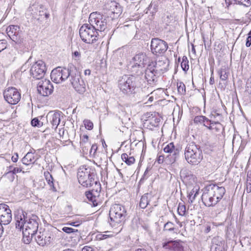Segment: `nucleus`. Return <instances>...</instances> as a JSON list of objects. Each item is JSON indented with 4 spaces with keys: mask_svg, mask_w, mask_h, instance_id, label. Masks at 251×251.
Listing matches in <instances>:
<instances>
[{
    "mask_svg": "<svg viewBox=\"0 0 251 251\" xmlns=\"http://www.w3.org/2000/svg\"><path fill=\"white\" fill-rule=\"evenodd\" d=\"M151 197V195L149 193H146L143 195L140 201L139 206L141 208H145L149 204V201Z\"/></svg>",
    "mask_w": 251,
    "mask_h": 251,
    "instance_id": "obj_26",
    "label": "nucleus"
},
{
    "mask_svg": "<svg viewBox=\"0 0 251 251\" xmlns=\"http://www.w3.org/2000/svg\"><path fill=\"white\" fill-rule=\"evenodd\" d=\"M164 151L169 154L167 157L170 156V161L174 163L178 158L180 150L179 148L176 147L174 143L171 142L164 147Z\"/></svg>",
    "mask_w": 251,
    "mask_h": 251,
    "instance_id": "obj_16",
    "label": "nucleus"
},
{
    "mask_svg": "<svg viewBox=\"0 0 251 251\" xmlns=\"http://www.w3.org/2000/svg\"><path fill=\"white\" fill-rule=\"evenodd\" d=\"M12 220L11 210L5 203L0 204V222L4 225L9 224Z\"/></svg>",
    "mask_w": 251,
    "mask_h": 251,
    "instance_id": "obj_14",
    "label": "nucleus"
},
{
    "mask_svg": "<svg viewBox=\"0 0 251 251\" xmlns=\"http://www.w3.org/2000/svg\"><path fill=\"white\" fill-rule=\"evenodd\" d=\"M211 75L210 78L209 83L210 84H213L214 82V77L213 76V69H211Z\"/></svg>",
    "mask_w": 251,
    "mask_h": 251,
    "instance_id": "obj_54",
    "label": "nucleus"
},
{
    "mask_svg": "<svg viewBox=\"0 0 251 251\" xmlns=\"http://www.w3.org/2000/svg\"><path fill=\"white\" fill-rule=\"evenodd\" d=\"M84 74L85 75H89L91 74V70L89 69L85 70L84 71Z\"/></svg>",
    "mask_w": 251,
    "mask_h": 251,
    "instance_id": "obj_61",
    "label": "nucleus"
},
{
    "mask_svg": "<svg viewBox=\"0 0 251 251\" xmlns=\"http://www.w3.org/2000/svg\"><path fill=\"white\" fill-rule=\"evenodd\" d=\"M82 251H93V250L90 247L85 246L82 249Z\"/></svg>",
    "mask_w": 251,
    "mask_h": 251,
    "instance_id": "obj_55",
    "label": "nucleus"
},
{
    "mask_svg": "<svg viewBox=\"0 0 251 251\" xmlns=\"http://www.w3.org/2000/svg\"><path fill=\"white\" fill-rule=\"evenodd\" d=\"M135 77L133 75H124L119 80L118 86L124 94L130 95L135 93L136 87Z\"/></svg>",
    "mask_w": 251,
    "mask_h": 251,
    "instance_id": "obj_6",
    "label": "nucleus"
},
{
    "mask_svg": "<svg viewBox=\"0 0 251 251\" xmlns=\"http://www.w3.org/2000/svg\"><path fill=\"white\" fill-rule=\"evenodd\" d=\"M188 60L186 56H183L181 62V67L184 72H187L189 69Z\"/></svg>",
    "mask_w": 251,
    "mask_h": 251,
    "instance_id": "obj_36",
    "label": "nucleus"
},
{
    "mask_svg": "<svg viewBox=\"0 0 251 251\" xmlns=\"http://www.w3.org/2000/svg\"><path fill=\"white\" fill-rule=\"evenodd\" d=\"M121 158L123 161L128 165L133 164L135 162V158L133 156H128V154L125 153L122 154Z\"/></svg>",
    "mask_w": 251,
    "mask_h": 251,
    "instance_id": "obj_35",
    "label": "nucleus"
},
{
    "mask_svg": "<svg viewBox=\"0 0 251 251\" xmlns=\"http://www.w3.org/2000/svg\"><path fill=\"white\" fill-rule=\"evenodd\" d=\"M246 45L247 47H249L251 45V36H249L247 37Z\"/></svg>",
    "mask_w": 251,
    "mask_h": 251,
    "instance_id": "obj_53",
    "label": "nucleus"
},
{
    "mask_svg": "<svg viewBox=\"0 0 251 251\" xmlns=\"http://www.w3.org/2000/svg\"><path fill=\"white\" fill-rule=\"evenodd\" d=\"M132 68L136 67L138 68H143L147 63L148 57L145 54L143 53H139L135 55L132 59Z\"/></svg>",
    "mask_w": 251,
    "mask_h": 251,
    "instance_id": "obj_18",
    "label": "nucleus"
},
{
    "mask_svg": "<svg viewBox=\"0 0 251 251\" xmlns=\"http://www.w3.org/2000/svg\"><path fill=\"white\" fill-rule=\"evenodd\" d=\"M113 236V234H106L103 233H99L96 235V238L98 240H102L104 239H106L109 237H112Z\"/></svg>",
    "mask_w": 251,
    "mask_h": 251,
    "instance_id": "obj_39",
    "label": "nucleus"
},
{
    "mask_svg": "<svg viewBox=\"0 0 251 251\" xmlns=\"http://www.w3.org/2000/svg\"><path fill=\"white\" fill-rule=\"evenodd\" d=\"M168 48V44L165 41L158 38L151 39V50L153 54L156 56L161 55L165 53Z\"/></svg>",
    "mask_w": 251,
    "mask_h": 251,
    "instance_id": "obj_9",
    "label": "nucleus"
},
{
    "mask_svg": "<svg viewBox=\"0 0 251 251\" xmlns=\"http://www.w3.org/2000/svg\"><path fill=\"white\" fill-rule=\"evenodd\" d=\"M89 24L94 29L101 33L106 28V19L100 13L96 12L90 14L89 18Z\"/></svg>",
    "mask_w": 251,
    "mask_h": 251,
    "instance_id": "obj_8",
    "label": "nucleus"
},
{
    "mask_svg": "<svg viewBox=\"0 0 251 251\" xmlns=\"http://www.w3.org/2000/svg\"><path fill=\"white\" fill-rule=\"evenodd\" d=\"M160 74L154 68L153 64H149L145 71V77L148 83L151 85L157 81Z\"/></svg>",
    "mask_w": 251,
    "mask_h": 251,
    "instance_id": "obj_15",
    "label": "nucleus"
},
{
    "mask_svg": "<svg viewBox=\"0 0 251 251\" xmlns=\"http://www.w3.org/2000/svg\"><path fill=\"white\" fill-rule=\"evenodd\" d=\"M50 121L52 125V128L56 129L60 122V114L59 112H55L49 115Z\"/></svg>",
    "mask_w": 251,
    "mask_h": 251,
    "instance_id": "obj_24",
    "label": "nucleus"
},
{
    "mask_svg": "<svg viewBox=\"0 0 251 251\" xmlns=\"http://www.w3.org/2000/svg\"><path fill=\"white\" fill-rule=\"evenodd\" d=\"M210 120L204 116H196L194 119V122L196 124H202L204 126H206L205 122H209Z\"/></svg>",
    "mask_w": 251,
    "mask_h": 251,
    "instance_id": "obj_33",
    "label": "nucleus"
},
{
    "mask_svg": "<svg viewBox=\"0 0 251 251\" xmlns=\"http://www.w3.org/2000/svg\"><path fill=\"white\" fill-rule=\"evenodd\" d=\"M7 33L9 37L11 36V33L12 34H15L20 32V27L18 25H10L6 29Z\"/></svg>",
    "mask_w": 251,
    "mask_h": 251,
    "instance_id": "obj_34",
    "label": "nucleus"
},
{
    "mask_svg": "<svg viewBox=\"0 0 251 251\" xmlns=\"http://www.w3.org/2000/svg\"><path fill=\"white\" fill-rule=\"evenodd\" d=\"M97 150V146L96 145H91V147L89 150L88 152H89L90 155H94L96 152Z\"/></svg>",
    "mask_w": 251,
    "mask_h": 251,
    "instance_id": "obj_47",
    "label": "nucleus"
},
{
    "mask_svg": "<svg viewBox=\"0 0 251 251\" xmlns=\"http://www.w3.org/2000/svg\"><path fill=\"white\" fill-rule=\"evenodd\" d=\"M62 230L67 233H71L78 232L77 229H75L73 228L69 227H63Z\"/></svg>",
    "mask_w": 251,
    "mask_h": 251,
    "instance_id": "obj_49",
    "label": "nucleus"
},
{
    "mask_svg": "<svg viewBox=\"0 0 251 251\" xmlns=\"http://www.w3.org/2000/svg\"><path fill=\"white\" fill-rule=\"evenodd\" d=\"M185 206L184 205H179L177 208V212L179 215L183 216L185 213Z\"/></svg>",
    "mask_w": 251,
    "mask_h": 251,
    "instance_id": "obj_45",
    "label": "nucleus"
},
{
    "mask_svg": "<svg viewBox=\"0 0 251 251\" xmlns=\"http://www.w3.org/2000/svg\"><path fill=\"white\" fill-rule=\"evenodd\" d=\"M184 155L186 160L189 164L197 165L203 158L202 151L194 142H191L186 146Z\"/></svg>",
    "mask_w": 251,
    "mask_h": 251,
    "instance_id": "obj_5",
    "label": "nucleus"
},
{
    "mask_svg": "<svg viewBox=\"0 0 251 251\" xmlns=\"http://www.w3.org/2000/svg\"><path fill=\"white\" fill-rule=\"evenodd\" d=\"M18 154H16V156H13L12 157V158H11V159H12V160L14 162H17V160H18Z\"/></svg>",
    "mask_w": 251,
    "mask_h": 251,
    "instance_id": "obj_58",
    "label": "nucleus"
},
{
    "mask_svg": "<svg viewBox=\"0 0 251 251\" xmlns=\"http://www.w3.org/2000/svg\"><path fill=\"white\" fill-rule=\"evenodd\" d=\"M98 194L99 193L97 190L94 191V190L86 192L85 193L87 198L90 201L92 202V204L94 206H96L99 204V196L96 195Z\"/></svg>",
    "mask_w": 251,
    "mask_h": 251,
    "instance_id": "obj_23",
    "label": "nucleus"
},
{
    "mask_svg": "<svg viewBox=\"0 0 251 251\" xmlns=\"http://www.w3.org/2000/svg\"><path fill=\"white\" fill-rule=\"evenodd\" d=\"M46 70V66L44 62L39 60L32 65L30 73L34 78L40 79L44 76Z\"/></svg>",
    "mask_w": 251,
    "mask_h": 251,
    "instance_id": "obj_10",
    "label": "nucleus"
},
{
    "mask_svg": "<svg viewBox=\"0 0 251 251\" xmlns=\"http://www.w3.org/2000/svg\"><path fill=\"white\" fill-rule=\"evenodd\" d=\"M34 160V154L31 152H28L26 154L23 158L22 161V163L26 165H28L30 163H32Z\"/></svg>",
    "mask_w": 251,
    "mask_h": 251,
    "instance_id": "obj_32",
    "label": "nucleus"
},
{
    "mask_svg": "<svg viewBox=\"0 0 251 251\" xmlns=\"http://www.w3.org/2000/svg\"><path fill=\"white\" fill-rule=\"evenodd\" d=\"M36 242L41 246H44L47 244L46 236L41 232L36 233L34 236Z\"/></svg>",
    "mask_w": 251,
    "mask_h": 251,
    "instance_id": "obj_28",
    "label": "nucleus"
},
{
    "mask_svg": "<svg viewBox=\"0 0 251 251\" xmlns=\"http://www.w3.org/2000/svg\"><path fill=\"white\" fill-rule=\"evenodd\" d=\"M218 74L220 75V79L222 80H226L228 76V73L226 70L223 69L218 71Z\"/></svg>",
    "mask_w": 251,
    "mask_h": 251,
    "instance_id": "obj_38",
    "label": "nucleus"
},
{
    "mask_svg": "<svg viewBox=\"0 0 251 251\" xmlns=\"http://www.w3.org/2000/svg\"><path fill=\"white\" fill-rule=\"evenodd\" d=\"M21 171H22V169L20 168L16 167V168H14V169L13 170V173L16 174V173L21 172Z\"/></svg>",
    "mask_w": 251,
    "mask_h": 251,
    "instance_id": "obj_56",
    "label": "nucleus"
},
{
    "mask_svg": "<svg viewBox=\"0 0 251 251\" xmlns=\"http://www.w3.org/2000/svg\"><path fill=\"white\" fill-rule=\"evenodd\" d=\"M10 38L17 45H20L24 42V38H23L22 31L16 33L15 34H12L11 33V36Z\"/></svg>",
    "mask_w": 251,
    "mask_h": 251,
    "instance_id": "obj_31",
    "label": "nucleus"
},
{
    "mask_svg": "<svg viewBox=\"0 0 251 251\" xmlns=\"http://www.w3.org/2000/svg\"><path fill=\"white\" fill-rule=\"evenodd\" d=\"M44 175L48 185L50 187V189L53 191H56V189L54 186V179L52 176L48 171L45 172L44 173Z\"/></svg>",
    "mask_w": 251,
    "mask_h": 251,
    "instance_id": "obj_30",
    "label": "nucleus"
},
{
    "mask_svg": "<svg viewBox=\"0 0 251 251\" xmlns=\"http://www.w3.org/2000/svg\"><path fill=\"white\" fill-rule=\"evenodd\" d=\"M50 14L42 9H40L38 13V17H44L42 21L49 18Z\"/></svg>",
    "mask_w": 251,
    "mask_h": 251,
    "instance_id": "obj_40",
    "label": "nucleus"
},
{
    "mask_svg": "<svg viewBox=\"0 0 251 251\" xmlns=\"http://www.w3.org/2000/svg\"><path fill=\"white\" fill-rule=\"evenodd\" d=\"M181 177H183L186 180H192L193 182H196L197 177L191 174L189 171L187 170H182L180 171Z\"/></svg>",
    "mask_w": 251,
    "mask_h": 251,
    "instance_id": "obj_29",
    "label": "nucleus"
},
{
    "mask_svg": "<svg viewBox=\"0 0 251 251\" xmlns=\"http://www.w3.org/2000/svg\"><path fill=\"white\" fill-rule=\"evenodd\" d=\"M50 77L52 80L56 83H59L62 82V79L61 77L60 67L54 69L51 71Z\"/></svg>",
    "mask_w": 251,
    "mask_h": 251,
    "instance_id": "obj_25",
    "label": "nucleus"
},
{
    "mask_svg": "<svg viewBox=\"0 0 251 251\" xmlns=\"http://www.w3.org/2000/svg\"><path fill=\"white\" fill-rule=\"evenodd\" d=\"M80 146L85 154H87L91 147V143L89 142L88 136L83 135L80 136Z\"/></svg>",
    "mask_w": 251,
    "mask_h": 251,
    "instance_id": "obj_22",
    "label": "nucleus"
},
{
    "mask_svg": "<svg viewBox=\"0 0 251 251\" xmlns=\"http://www.w3.org/2000/svg\"><path fill=\"white\" fill-rule=\"evenodd\" d=\"M126 215V211L125 207L119 204H114L112 205L109 211L110 224L111 226H116V224H120V229L117 233L120 232L122 227L121 225L125 220V217Z\"/></svg>",
    "mask_w": 251,
    "mask_h": 251,
    "instance_id": "obj_4",
    "label": "nucleus"
},
{
    "mask_svg": "<svg viewBox=\"0 0 251 251\" xmlns=\"http://www.w3.org/2000/svg\"><path fill=\"white\" fill-rule=\"evenodd\" d=\"M37 88L38 93L44 97L51 94L53 90L52 83L47 79H41L37 84Z\"/></svg>",
    "mask_w": 251,
    "mask_h": 251,
    "instance_id": "obj_12",
    "label": "nucleus"
},
{
    "mask_svg": "<svg viewBox=\"0 0 251 251\" xmlns=\"http://www.w3.org/2000/svg\"><path fill=\"white\" fill-rule=\"evenodd\" d=\"M7 42L5 40H0V52L6 48Z\"/></svg>",
    "mask_w": 251,
    "mask_h": 251,
    "instance_id": "obj_51",
    "label": "nucleus"
},
{
    "mask_svg": "<svg viewBox=\"0 0 251 251\" xmlns=\"http://www.w3.org/2000/svg\"><path fill=\"white\" fill-rule=\"evenodd\" d=\"M174 229V224L171 222H168L164 226V230L173 231Z\"/></svg>",
    "mask_w": 251,
    "mask_h": 251,
    "instance_id": "obj_43",
    "label": "nucleus"
},
{
    "mask_svg": "<svg viewBox=\"0 0 251 251\" xmlns=\"http://www.w3.org/2000/svg\"><path fill=\"white\" fill-rule=\"evenodd\" d=\"M61 77L62 81L67 79L69 77L72 78V76L76 73V68L73 65H69L67 68L60 67Z\"/></svg>",
    "mask_w": 251,
    "mask_h": 251,
    "instance_id": "obj_20",
    "label": "nucleus"
},
{
    "mask_svg": "<svg viewBox=\"0 0 251 251\" xmlns=\"http://www.w3.org/2000/svg\"><path fill=\"white\" fill-rule=\"evenodd\" d=\"M211 230L210 226H207L204 230L205 233H208Z\"/></svg>",
    "mask_w": 251,
    "mask_h": 251,
    "instance_id": "obj_60",
    "label": "nucleus"
},
{
    "mask_svg": "<svg viewBox=\"0 0 251 251\" xmlns=\"http://www.w3.org/2000/svg\"><path fill=\"white\" fill-rule=\"evenodd\" d=\"M79 35L82 40L88 44H92L100 36L90 24H84L79 29Z\"/></svg>",
    "mask_w": 251,
    "mask_h": 251,
    "instance_id": "obj_7",
    "label": "nucleus"
},
{
    "mask_svg": "<svg viewBox=\"0 0 251 251\" xmlns=\"http://www.w3.org/2000/svg\"><path fill=\"white\" fill-rule=\"evenodd\" d=\"M199 190L200 187L198 185L195 186L188 193V197L190 203L194 202L196 198L199 193Z\"/></svg>",
    "mask_w": 251,
    "mask_h": 251,
    "instance_id": "obj_27",
    "label": "nucleus"
},
{
    "mask_svg": "<svg viewBox=\"0 0 251 251\" xmlns=\"http://www.w3.org/2000/svg\"><path fill=\"white\" fill-rule=\"evenodd\" d=\"M236 2L240 4H242L246 7L251 5V0H236Z\"/></svg>",
    "mask_w": 251,
    "mask_h": 251,
    "instance_id": "obj_44",
    "label": "nucleus"
},
{
    "mask_svg": "<svg viewBox=\"0 0 251 251\" xmlns=\"http://www.w3.org/2000/svg\"><path fill=\"white\" fill-rule=\"evenodd\" d=\"M136 251H147L145 249H138Z\"/></svg>",
    "mask_w": 251,
    "mask_h": 251,
    "instance_id": "obj_64",
    "label": "nucleus"
},
{
    "mask_svg": "<svg viewBox=\"0 0 251 251\" xmlns=\"http://www.w3.org/2000/svg\"><path fill=\"white\" fill-rule=\"evenodd\" d=\"M164 249H169L171 251H183V247L179 241L170 240L163 243Z\"/></svg>",
    "mask_w": 251,
    "mask_h": 251,
    "instance_id": "obj_19",
    "label": "nucleus"
},
{
    "mask_svg": "<svg viewBox=\"0 0 251 251\" xmlns=\"http://www.w3.org/2000/svg\"><path fill=\"white\" fill-rule=\"evenodd\" d=\"M74 54L76 57H79L80 56V53L77 51H75Z\"/></svg>",
    "mask_w": 251,
    "mask_h": 251,
    "instance_id": "obj_63",
    "label": "nucleus"
},
{
    "mask_svg": "<svg viewBox=\"0 0 251 251\" xmlns=\"http://www.w3.org/2000/svg\"><path fill=\"white\" fill-rule=\"evenodd\" d=\"M77 176L79 183L84 187H92L94 185L99 186L100 185L96 179L94 171L89 167L86 168L84 166L80 167Z\"/></svg>",
    "mask_w": 251,
    "mask_h": 251,
    "instance_id": "obj_3",
    "label": "nucleus"
},
{
    "mask_svg": "<svg viewBox=\"0 0 251 251\" xmlns=\"http://www.w3.org/2000/svg\"><path fill=\"white\" fill-rule=\"evenodd\" d=\"M177 91L180 95H184L185 94V85L181 82L177 83Z\"/></svg>",
    "mask_w": 251,
    "mask_h": 251,
    "instance_id": "obj_37",
    "label": "nucleus"
},
{
    "mask_svg": "<svg viewBox=\"0 0 251 251\" xmlns=\"http://www.w3.org/2000/svg\"><path fill=\"white\" fill-rule=\"evenodd\" d=\"M70 81L73 88L78 93L81 94L85 91V84L77 71L72 76Z\"/></svg>",
    "mask_w": 251,
    "mask_h": 251,
    "instance_id": "obj_13",
    "label": "nucleus"
},
{
    "mask_svg": "<svg viewBox=\"0 0 251 251\" xmlns=\"http://www.w3.org/2000/svg\"><path fill=\"white\" fill-rule=\"evenodd\" d=\"M246 191L248 193L251 192V176L247 175Z\"/></svg>",
    "mask_w": 251,
    "mask_h": 251,
    "instance_id": "obj_46",
    "label": "nucleus"
},
{
    "mask_svg": "<svg viewBox=\"0 0 251 251\" xmlns=\"http://www.w3.org/2000/svg\"><path fill=\"white\" fill-rule=\"evenodd\" d=\"M85 127L88 130H91L93 127V124L90 120H85L84 121Z\"/></svg>",
    "mask_w": 251,
    "mask_h": 251,
    "instance_id": "obj_50",
    "label": "nucleus"
},
{
    "mask_svg": "<svg viewBox=\"0 0 251 251\" xmlns=\"http://www.w3.org/2000/svg\"><path fill=\"white\" fill-rule=\"evenodd\" d=\"M215 125L214 124H211V123H210L209 124V126H207V125H206V127H207L208 129H209V130H213V126H214Z\"/></svg>",
    "mask_w": 251,
    "mask_h": 251,
    "instance_id": "obj_59",
    "label": "nucleus"
},
{
    "mask_svg": "<svg viewBox=\"0 0 251 251\" xmlns=\"http://www.w3.org/2000/svg\"><path fill=\"white\" fill-rule=\"evenodd\" d=\"M209 122L211 124H214L215 126H213V130H215L217 132H219L221 129L222 126L218 122H214L210 120Z\"/></svg>",
    "mask_w": 251,
    "mask_h": 251,
    "instance_id": "obj_41",
    "label": "nucleus"
},
{
    "mask_svg": "<svg viewBox=\"0 0 251 251\" xmlns=\"http://www.w3.org/2000/svg\"><path fill=\"white\" fill-rule=\"evenodd\" d=\"M41 9H42V8L40 5L38 3H34L28 8L26 11L25 15L27 18H33L41 22L44 17H38V12Z\"/></svg>",
    "mask_w": 251,
    "mask_h": 251,
    "instance_id": "obj_17",
    "label": "nucleus"
},
{
    "mask_svg": "<svg viewBox=\"0 0 251 251\" xmlns=\"http://www.w3.org/2000/svg\"><path fill=\"white\" fill-rule=\"evenodd\" d=\"M113 5L115 7L116 10L114 11V13L119 14L122 12V8L121 6L117 3L114 2Z\"/></svg>",
    "mask_w": 251,
    "mask_h": 251,
    "instance_id": "obj_48",
    "label": "nucleus"
},
{
    "mask_svg": "<svg viewBox=\"0 0 251 251\" xmlns=\"http://www.w3.org/2000/svg\"><path fill=\"white\" fill-rule=\"evenodd\" d=\"M15 220L16 228L23 229V242L30 243L38 229V217L35 215L28 216L26 212L21 210L15 215Z\"/></svg>",
    "mask_w": 251,
    "mask_h": 251,
    "instance_id": "obj_1",
    "label": "nucleus"
},
{
    "mask_svg": "<svg viewBox=\"0 0 251 251\" xmlns=\"http://www.w3.org/2000/svg\"><path fill=\"white\" fill-rule=\"evenodd\" d=\"M226 193L225 187L210 184L205 187L201 200L206 206H214L219 202Z\"/></svg>",
    "mask_w": 251,
    "mask_h": 251,
    "instance_id": "obj_2",
    "label": "nucleus"
},
{
    "mask_svg": "<svg viewBox=\"0 0 251 251\" xmlns=\"http://www.w3.org/2000/svg\"><path fill=\"white\" fill-rule=\"evenodd\" d=\"M151 64H153L154 68L160 74L167 71L168 66V61L166 59L165 60H159L155 62H152Z\"/></svg>",
    "mask_w": 251,
    "mask_h": 251,
    "instance_id": "obj_21",
    "label": "nucleus"
},
{
    "mask_svg": "<svg viewBox=\"0 0 251 251\" xmlns=\"http://www.w3.org/2000/svg\"><path fill=\"white\" fill-rule=\"evenodd\" d=\"M163 158H164L163 156L160 155L159 157L158 160V162L160 163H161V162L162 163L163 161Z\"/></svg>",
    "mask_w": 251,
    "mask_h": 251,
    "instance_id": "obj_62",
    "label": "nucleus"
},
{
    "mask_svg": "<svg viewBox=\"0 0 251 251\" xmlns=\"http://www.w3.org/2000/svg\"><path fill=\"white\" fill-rule=\"evenodd\" d=\"M31 124L33 126L41 127L43 126V123L40 122L38 118L33 119L31 121Z\"/></svg>",
    "mask_w": 251,
    "mask_h": 251,
    "instance_id": "obj_42",
    "label": "nucleus"
},
{
    "mask_svg": "<svg viewBox=\"0 0 251 251\" xmlns=\"http://www.w3.org/2000/svg\"><path fill=\"white\" fill-rule=\"evenodd\" d=\"M3 224L0 222V238L2 237V235L4 232L3 227L2 226Z\"/></svg>",
    "mask_w": 251,
    "mask_h": 251,
    "instance_id": "obj_57",
    "label": "nucleus"
},
{
    "mask_svg": "<svg viewBox=\"0 0 251 251\" xmlns=\"http://www.w3.org/2000/svg\"><path fill=\"white\" fill-rule=\"evenodd\" d=\"M4 98L11 104H17L21 99V94L14 87H9L3 92Z\"/></svg>",
    "mask_w": 251,
    "mask_h": 251,
    "instance_id": "obj_11",
    "label": "nucleus"
},
{
    "mask_svg": "<svg viewBox=\"0 0 251 251\" xmlns=\"http://www.w3.org/2000/svg\"><path fill=\"white\" fill-rule=\"evenodd\" d=\"M80 224L81 223L79 221H76L68 223L67 224L74 226H78L80 225Z\"/></svg>",
    "mask_w": 251,
    "mask_h": 251,
    "instance_id": "obj_52",
    "label": "nucleus"
}]
</instances>
